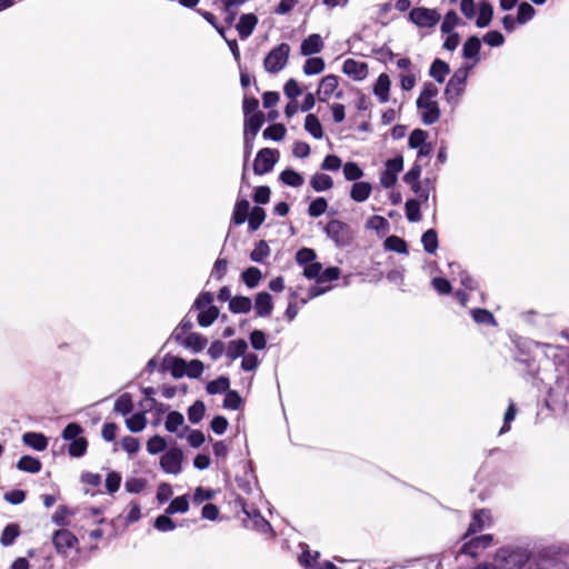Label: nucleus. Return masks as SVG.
<instances>
[{
    "label": "nucleus",
    "instance_id": "nucleus-17",
    "mask_svg": "<svg viewBox=\"0 0 569 569\" xmlns=\"http://www.w3.org/2000/svg\"><path fill=\"white\" fill-rule=\"evenodd\" d=\"M323 49V41L317 33L310 34L306 38L300 46V52L302 56H311L318 53Z\"/></svg>",
    "mask_w": 569,
    "mask_h": 569
},
{
    "label": "nucleus",
    "instance_id": "nucleus-43",
    "mask_svg": "<svg viewBox=\"0 0 569 569\" xmlns=\"http://www.w3.org/2000/svg\"><path fill=\"white\" fill-rule=\"evenodd\" d=\"M184 422V417L179 411H171L168 413L164 427L169 432H178V428Z\"/></svg>",
    "mask_w": 569,
    "mask_h": 569
},
{
    "label": "nucleus",
    "instance_id": "nucleus-63",
    "mask_svg": "<svg viewBox=\"0 0 569 569\" xmlns=\"http://www.w3.org/2000/svg\"><path fill=\"white\" fill-rule=\"evenodd\" d=\"M121 483V476L119 472L110 471L106 478V489L108 493H114L118 491Z\"/></svg>",
    "mask_w": 569,
    "mask_h": 569
},
{
    "label": "nucleus",
    "instance_id": "nucleus-58",
    "mask_svg": "<svg viewBox=\"0 0 569 569\" xmlns=\"http://www.w3.org/2000/svg\"><path fill=\"white\" fill-rule=\"evenodd\" d=\"M427 137V131L422 129H415L409 136V147L412 149H418L419 147L426 143Z\"/></svg>",
    "mask_w": 569,
    "mask_h": 569
},
{
    "label": "nucleus",
    "instance_id": "nucleus-2",
    "mask_svg": "<svg viewBox=\"0 0 569 569\" xmlns=\"http://www.w3.org/2000/svg\"><path fill=\"white\" fill-rule=\"evenodd\" d=\"M497 569H538L525 549L502 548L496 555Z\"/></svg>",
    "mask_w": 569,
    "mask_h": 569
},
{
    "label": "nucleus",
    "instance_id": "nucleus-21",
    "mask_svg": "<svg viewBox=\"0 0 569 569\" xmlns=\"http://www.w3.org/2000/svg\"><path fill=\"white\" fill-rule=\"evenodd\" d=\"M371 191L372 187L369 182H355L350 190V197L357 202H363L370 197Z\"/></svg>",
    "mask_w": 569,
    "mask_h": 569
},
{
    "label": "nucleus",
    "instance_id": "nucleus-9",
    "mask_svg": "<svg viewBox=\"0 0 569 569\" xmlns=\"http://www.w3.org/2000/svg\"><path fill=\"white\" fill-rule=\"evenodd\" d=\"M403 168V159L401 156L387 160L386 170L382 172L380 182L385 188H391L397 182V174Z\"/></svg>",
    "mask_w": 569,
    "mask_h": 569
},
{
    "label": "nucleus",
    "instance_id": "nucleus-37",
    "mask_svg": "<svg viewBox=\"0 0 569 569\" xmlns=\"http://www.w3.org/2000/svg\"><path fill=\"white\" fill-rule=\"evenodd\" d=\"M229 387H230V381L227 377H219L217 378L216 380H212L210 381L207 387H206V390L209 395H217V393H221V392H227L229 390Z\"/></svg>",
    "mask_w": 569,
    "mask_h": 569
},
{
    "label": "nucleus",
    "instance_id": "nucleus-46",
    "mask_svg": "<svg viewBox=\"0 0 569 569\" xmlns=\"http://www.w3.org/2000/svg\"><path fill=\"white\" fill-rule=\"evenodd\" d=\"M286 128L283 124L281 123H276V124H271L269 126L268 128H266L263 130V138L264 139H271V140H274V141H280L284 138L286 136Z\"/></svg>",
    "mask_w": 569,
    "mask_h": 569
},
{
    "label": "nucleus",
    "instance_id": "nucleus-22",
    "mask_svg": "<svg viewBox=\"0 0 569 569\" xmlns=\"http://www.w3.org/2000/svg\"><path fill=\"white\" fill-rule=\"evenodd\" d=\"M22 441L24 445L38 450L42 451L48 447V439L44 435L38 432H26L22 436Z\"/></svg>",
    "mask_w": 569,
    "mask_h": 569
},
{
    "label": "nucleus",
    "instance_id": "nucleus-49",
    "mask_svg": "<svg viewBox=\"0 0 569 569\" xmlns=\"http://www.w3.org/2000/svg\"><path fill=\"white\" fill-rule=\"evenodd\" d=\"M471 316H472V319L477 323L490 325V326H496L497 325L493 315L490 311L486 310V309H479V308L473 309L471 311Z\"/></svg>",
    "mask_w": 569,
    "mask_h": 569
},
{
    "label": "nucleus",
    "instance_id": "nucleus-60",
    "mask_svg": "<svg viewBox=\"0 0 569 569\" xmlns=\"http://www.w3.org/2000/svg\"><path fill=\"white\" fill-rule=\"evenodd\" d=\"M317 254L316 251L311 248H302L298 250L296 254V260L299 264L306 267L307 264L315 261Z\"/></svg>",
    "mask_w": 569,
    "mask_h": 569
},
{
    "label": "nucleus",
    "instance_id": "nucleus-5",
    "mask_svg": "<svg viewBox=\"0 0 569 569\" xmlns=\"http://www.w3.org/2000/svg\"><path fill=\"white\" fill-rule=\"evenodd\" d=\"M469 68H459L449 79L445 89V98L451 104H457L459 97L465 91Z\"/></svg>",
    "mask_w": 569,
    "mask_h": 569
},
{
    "label": "nucleus",
    "instance_id": "nucleus-52",
    "mask_svg": "<svg viewBox=\"0 0 569 569\" xmlns=\"http://www.w3.org/2000/svg\"><path fill=\"white\" fill-rule=\"evenodd\" d=\"M536 10L528 2H522L518 7L517 22L519 24H525L530 21L535 17Z\"/></svg>",
    "mask_w": 569,
    "mask_h": 569
},
{
    "label": "nucleus",
    "instance_id": "nucleus-26",
    "mask_svg": "<svg viewBox=\"0 0 569 569\" xmlns=\"http://www.w3.org/2000/svg\"><path fill=\"white\" fill-rule=\"evenodd\" d=\"M250 203L247 199L238 200L234 204L232 221L234 224H242L248 218Z\"/></svg>",
    "mask_w": 569,
    "mask_h": 569
},
{
    "label": "nucleus",
    "instance_id": "nucleus-10",
    "mask_svg": "<svg viewBox=\"0 0 569 569\" xmlns=\"http://www.w3.org/2000/svg\"><path fill=\"white\" fill-rule=\"evenodd\" d=\"M493 541L492 535H481L478 537H473L467 542H465L461 547V553L468 555L470 557H477L480 550H485L491 546Z\"/></svg>",
    "mask_w": 569,
    "mask_h": 569
},
{
    "label": "nucleus",
    "instance_id": "nucleus-6",
    "mask_svg": "<svg viewBox=\"0 0 569 569\" xmlns=\"http://www.w3.org/2000/svg\"><path fill=\"white\" fill-rule=\"evenodd\" d=\"M279 159V151L270 148H262L257 153L253 162V172L256 174H264L270 172Z\"/></svg>",
    "mask_w": 569,
    "mask_h": 569
},
{
    "label": "nucleus",
    "instance_id": "nucleus-48",
    "mask_svg": "<svg viewBox=\"0 0 569 569\" xmlns=\"http://www.w3.org/2000/svg\"><path fill=\"white\" fill-rule=\"evenodd\" d=\"M206 412V406L201 400L194 401L188 409V419L192 423H198L202 420Z\"/></svg>",
    "mask_w": 569,
    "mask_h": 569
},
{
    "label": "nucleus",
    "instance_id": "nucleus-19",
    "mask_svg": "<svg viewBox=\"0 0 569 569\" xmlns=\"http://www.w3.org/2000/svg\"><path fill=\"white\" fill-rule=\"evenodd\" d=\"M163 366L170 370L173 378H181L186 375L187 362L181 358L166 357Z\"/></svg>",
    "mask_w": 569,
    "mask_h": 569
},
{
    "label": "nucleus",
    "instance_id": "nucleus-14",
    "mask_svg": "<svg viewBox=\"0 0 569 569\" xmlns=\"http://www.w3.org/2000/svg\"><path fill=\"white\" fill-rule=\"evenodd\" d=\"M338 87V77L328 74L323 77L317 90L318 99L322 102L327 101L336 91Z\"/></svg>",
    "mask_w": 569,
    "mask_h": 569
},
{
    "label": "nucleus",
    "instance_id": "nucleus-64",
    "mask_svg": "<svg viewBox=\"0 0 569 569\" xmlns=\"http://www.w3.org/2000/svg\"><path fill=\"white\" fill-rule=\"evenodd\" d=\"M82 431V428L78 423L71 422L63 429L62 438L67 441H72L80 438L79 436Z\"/></svg>",
    "mask_w": 569,
    "mask_h": 569
},
{
    "label": "nucleus",
    "instance_id": "nucleus-54",
    "mask_svg": "<svg viewBox=\"0 0 569 569\" xmlns=\"http://www.w3.org/2000/svg\"><path fill=\"white\" fill-rule=\"evenodd\" d=\"M167 448V441L161 436H153L147 442V450L150 455H157L164 451Z\"/></svg>",
    "mask_w": 569,
    "mask_h": 569
},
{
    "label": "nucleus",
    "instance_id": "nucleus-57",
    "mask_svg": "<svg viewBox=\"0 0 569 569\" xmlns=\"http://www.w3.org/2000/svg\"><path fill=\"white\" fill-rule=\"evenodd\" d=\"M242 399L240 395L234 390H228L223 400V407L226 409L237 410L240 408Z\"/></svg>",
    "mask_w": 569,
    "mask_h": 569
},
{
    "label": "nucleus",
    "instance_id": "nucleus-32",
    "mask_svg": "<svg viewBox=\"0 0 569 569\" xmlns=\"http://www.w3.org/2000/svg\"><path fill=\"white\" fill-rule=\"evenodd\" d=\"M279 178L284 184L295 187V188L301 187L305 182L303 177L299 172H297L292 169L283 170L280 173Z\"/></svg>",
    "mask_w": 569,
    "mask_h": 569
},
{
    "label": "nucleus",
    "instance_id": "nucleus-51",
    "mask_svg": "<svg viewBox=\"0 0 569 569\" xmlns=\"http://www.w3.org/2000/svg\"><path fill=\"white\" fill-rule=\"evenodd\" d=\"M328 202L323 197H319L310 202L308 207V214L312 218H318L326 212Z\"/></svg>",
    "mask_w": 569,
    "mask_h": 569
},
{
    "label": "nucleus",
    "instance_id": "nucleus-34",
    "mask_svg": "<svg viewBox=\"0 0 569 569\" xmlns=\"http://www.w3.org/2000/svg\"><path fill=\"white\" fill-rule=\"evenodd\" d=\"M247 349H248V343L246 340H243V339L232 340L228 345L227 356L233 360V359H237L238 357H241V356L243 357L246 355Z\"/></svg>",
    "mask_w": 569,
    "mask_h": 569
},
{
    "label": "nucleus",
    "instance_id": "nucleus-11",
    "mask_svg": "<svg viewBox=\"0 0 569 569\" xmlns=\"http://www.w3.org/2000/svg\"><path fill=\"white\" fill-rule=\"evenodd\" d=\"M52 543L58 553H66L78 545V538L67 529L57 530L52 537Z\"/></svg>",
    "mask_w": 569,
    "mask_h": 569
},
{
    "label": "nucleus",
    "instance_id": "nucleus-7",
    "mask_svg": "<svg viewBox=\"0 0 569 569\" xmlns=\"http://www.w3.org/2000/svg\"><path fill=\"white\" fill-rule=\"evenodd\" d=\"M183 452L178 447H171L160 458V467L166 473L179 475L182 471Z\"/></svg>",
    "mask_w": 569,
    "mask_h": 569
},
{
    "label": "nucleus",
    "instance_id": "nucleus-18",
    "mask_svg": "<svg viewBox=\"0 0 569 569\" xmlns=\"http://www.w3.org/2000/svg\"><path fill=\"white\" fill-rule=\"evenodd\" d=\"M258 19L254 14H243L237 24V30L241 39L248 38L254 30Z\"/></svg>",
    "mask_w": 569,
    "mask_h": 569
},
{
    "label": "nucleus",
    "instance_id": "nucleus-61",
    "mask_svg": "<svg viewBox=\"0 0 569 569\" xmlns=\"http://www.w3.org/2000/svg\"><path fill=\"white\" fill-rule=\"evenodd\" d=\"M459 18L455 11H449L445 16V19L441 23V32L442 33H453L452 30L458 24Z\"/></svg>",
    "mask_w": 569,
    "mask_h": 569
},
{
    "label": "nucleus",
    "instance_id": "nucleus-29",
    "mask_svg": "<svg viewBox=\"0 0 569 569\" xmlns=\"http://www.w3.org/2000/svg\"><path fill=\"white\" fill-rule=\"evenodd\" d=\"M42 463L39 459L31 456H22L17 462V468L21 471L37 473L41 470Z\"/></svg>",
    "mask_w": 569,
    "mask_h": 569
},
{
    "label": "nucleus",
    "instance_id": "nucleus-33",
    "mask_svg": "<svg viewBox=\"0 0 569 569\" xmlns=\"http://www.w3.org/2000/svg\"><path fill=\"white\" fill-rule=\"evenodd\" d=\"M219 317V309L214 306H209L207 309H201L198 315V323L201 327L211 326Z\"/></svg>",
    "mask_w": 569,
    "mask_h": 569
},
{
    "label": "nucleus",
    "instance_id": "nucleus-47",
    "mask_svg": "<svg viewBox=\"0 0 569 569\" xmlns=\"http://www.w3.org/2000/svg\"><path fill=\"white\" fill-rule=\"evenodd\" d=\"M266 219V211L261 207H253L249 213V228L252 231L259 229Z\"/></svg>",
    "mask_w": 569,
    "mask_h": 569
},
{
    "label": "nucleus",
    "instance_id": "nucleus-1",
    "mask_svg": "<svg viewBox=\"0 0 569 569\" xmlns=\"http://www.w3.org/2000/svg\"><path fill=\"white\" fill-rule=\"evenodd\" d=\"M438 92L436 84L427 82L417 99V108L421 111L422 122L427 126L433 124L440 118V109L435 100Z\"/></svg>",
    "mask_w": 569,
    "mask_h": 569
},
{
    "label": "nucleus",
    "instance_id": "nucleus-28",
    "mask_svg": "<svg viewBox=\"0 0 569 569\" xmlns=\"http://www.w3.org/2000/svg\"><path fill=\"white\" fill-rule=\"evenodd\" d=\"M449 71L450 69L447 62L442 61L441 59H436L430 67L429 74L437 82L442 83Z\"/></svg>",
    "mask_w": 569,
    "mask_h": 569
},
{
    "label": "nucleus",
    "instance_id": "nucleus-8",
    "mask_svg": "<svg viewBox=\"0 0 569 569\" xmlns=\"http://www.w3.org/2000/svg\"><path fill=\"white\" fill-rule=\"evenodd\" d=\"M409 18L420 28H432L439 22L440 14L435 9L415 8L410 11Z\"/></svg>",
    "mask_w": 569,
    "mask_h": 569
},
{
    "label": "nucleus",
    "instance_id": "nucleus-53",
    "mask_svg": "<svg viewBox=\"0 0 569 569\" xmlns=\"http://www.w3.org/2000/svg\"><path fill=\"white\" fill-rule=\"evenodd\" d=\"M406 217L411 222H417L421 220L419 200L410 199L406 202Z\"/></svg>",
    "mask_w": 569,
    "mask_h": 569
},
{
    "label": "nucleus",
    "instance_id": "nucleus-40",
    "mask_svg": "<svg viewBox=\"0 0 569 569\" xmlns=\"http://www.w3.org/2000/svg\"><path fill=\"white\" fill-rule=\"evenodd\" d=\"M421 173V167L419 164H415L405 176L403 181L407 184H410L415 192H419L421 189V183L419 182V177Z\"/></svg>",
    "mask_w": 569,
    "mask_h": 569
},
{
    "label": "nucleus",
    "instance_id": "nucleus-44",
    "mask_svg": "<svg viewBox=\"0 0 569 569\" xmlns=\"http://www.w3.org/2000/svg\"><path fill=\"white\" fill-rule=\"evenodd\" d=\"M133 408L132 398L129 393L121 395L114 402L113 410L123 416L131 412Z\"/></svg>",
    "mask_w": 569,
    "mask_h": 569
},
{
    "label": "nucleus",
    "instance_id": "nucleus-24",
    "mask_svg": "<svg viewBox=\"0 0 569 569\" xmlns=\"http://www.w3.org/2000/svg\"><path fill=\"white\" fill-rule=\"evenodd\" d=\"M481 49V42L478 37L472 36L467 39L462 47V56L465 59H475L478 61V54Z\"/></svg>",
    "mask_w": 569,
    "mask_h": 569
},
{
    "label": "nucleus",
    "instance_id": "nucleus-42",
    "mask_svg": "<svg viewBox=\"0 0 569 569\" xmlns=\"http://www.w3.org/2000/svg\"><path fill=\"white\" fill-rule=\"evenodd\" d=\"M421 242L423 244V249L428 253H435L436 250L438 249V236L436 230H427L421 237Z\"/></svg>",
    "mask_w": 569,
    "mask_h": 569
},
{
    "label": "nucleus",
    "instance_id": "nucleus-36",
    "mask_svg": "<svg viewBox=\"0 0 569 569\" xmlns=\"http://www.w3.org/2000/svg\"><path fill=\"white\" fill-rule=\"evenodd\" d=\"M385 249L398 253H408V247L403 239L397 236H389L383 242Z\"/></svg>",
    "mask_w": 569,
    "mask_h": 569
},
{
    "label": "nucleus",
    "instance_id": "nucleus-27",
    "mask_svg": "<svg viewBox=\"0 0 569 569\" xmlns=\"http://www.w3.org/2000/svg\"><path fill=\"white\" fill-rule=\"evenodd\" d=\"M252 308L250 298L236 296L229 302V310L233 313H248Z\"/></svg>",
    "mask_w": 569,
    "mask_h": 569
},
{
    "label": "nucleus",
    "instance_id": "nucleus-4",
    "mask_svg": "<svg viewBox=\"0 0 569 569\" xmlns=\"http://www.w3.org/2000/svg\"><path fill=\"white\" fill-rule=\"evenodd\" d=\"M290 46L288 43H280L274 47L264 58L263 68L268 73H279L288 63L290 56Z\"/></svg>",
    "mask_w": 569,
    "mask_h": 569
},
{
    "label": "nucleus",
    "instance_id": "nucleus-55",
    "mask_svg": "<svg viewBox=\"0 0 569 569\" xmlns=\"http://www.w3.org/2000/svg\"><path fill=\"white\" fill-rule=\"evenodd\" d=\"M270 253V249L268 243L264 240H260L254 249L250 253V258L254 262H261L266 259Z\"/></svg>",
    "mask_w": 569,
    "mask_h": 569
},
{
    "label": "nucleus",
    "instance_id": "nucleus-12",
    "mask_svg": "<svg viewBox=\"0 0 569 569\" xmlns=\"http://www.w3.org/2000/svg\"><path fill=\"white\" fill-rule=\"evenodd\" d=\"M490 525H491L490 511L487 509H479L473 512L472 520H471L463 538L466 539L467 537L483 530L486 527H489Z\"/></svg>",
    "mask_w": 569,
    "mask_h": 569
},
{
    "label": "nucleus",
    "instance_id": "nucleus-45",
    "mask_svg": "<svg viewBox=\"0 0 569 569\" xmlns=\"http://www.w3.org/2000/svg\"><path fill=\"white\" fill-rule=\"evenodd\" d=\"M87 448H88L87 439L83 437H80L70 442L68 452L71 457L80 458L87 452Z\"/></svg>",
    "mask_w": 569,
    "mask_h": 569
},
{
    "label": "nucleus",
    "instance_id": "nucleus-62",
    "mask_svg": "<svg viewBox=\"0 0 569 569\" xmlns=\"http://www.w3.org/2000/svg\"><path fill=\"white\" fill-rule=\"evenodd\" d=\"M147 486V480L143 478H129L127 479L124 487L126 490L130 493H139Z\"/></svg>",
    "mask_w": 569,
    "mask_h": 569
},
{
    "label": "nucleus",
    "instance_id": "nucleus-39",
    "mask_svg": "<svg viewBox=\"0 0 569 569\" xmlns=\"http://www.w3.org/2000/svg\"><path fill=\"white\" fill-rule=\"evenodd\" d=\"M126 425L131 432H140L147 426V418L143 412H138L128 418Z\"/></svg>",
    "mask_w": 569,
    "mask_h": 569
},
{
    "label": "nucleus",
    "instance_id": "nucleus-20",
    "mask_svg": "<svg viewBox=\"0 0 569 569\" xmlns=\"http://www.w3.org/2000/svg\"><path fill=\"white\" fill-rule=\"evenodd\" d=\"M390 83L389 76L386 73H381L375 83L373 92L381 103L389 100Z\"/></svg>",
    "mask_w": 569,
    "mask_h": 569
},
{
    "label": "nucleus",
    "instance_id": "nucleus-38",
    "mask_svg": "<svg viewBox=\"0 0 569 569\" xmlns=\"http://www.w3.org/2000/svg\"><path fill=\"white\" fill-rule=\"evenodd\" d=\"M492 16H493L492 6L488 2L481 3V6L479 8V16L476 21L477 27L485 28V27L489 26V23L492 20Z\"/></svg>",
    "mask_w": 569,
    "mask_h": 569
},
{
    "label": "nucleus",
    "instance_id": "nucleus-13",
    "mask_svg": "<svg viewBox=\"0 0 569 569\" xmlns=\"http://www.w3.org/2000/svg\"><path fill=\"white\" fill-rule=\"evenodd\" d=\"M342 71L353 80L360 81L368 76V66L366 62L347 59L343 62Z\"/></svg>",
    "mask_w": 569,
    "mask_h": 569
},
{
    "label": "nucleus",
    "instance_id": "nucleus-31",
    "mask_svg": "<svg viewBox=\"0 0 569 569\" xmlns=\"http://www.w3.org/2000/svg\"><path fill=\"white\" fill-rule=\"evenodd\" d=\"M305 129L316 139H321L323 136L322 126L318 117L313 113H309L306 117Z\"/></svg>",
    "mask_w": 569,
    "mask_h": 569
},
{
    "label": "nucleus",
    "instance_id": "nucleus-41",
    "mask_svg": "<svg viewBox=\"0 0 569 569\" xmlns=\"http://www.w3.org/2000/svg\"><path fill=\"white\" fill-rule=\"evenodd\" d=\"M189 509V501L187 496H180L174 498L166 509L167 515L184 513Z\"/></svg>",
    "mask_w": 569,
    "mask_h": 569
},
{
    "label": "nucleus",
    "instance_id": "nucleus-30",
    "mask_svg": "<svg viewBox=\"0 0 569 569\" xmlns=\"http://www.w3.org/2000/svg\"><path fill=\"white\" fill-rule=\"evenodd\" d=\"M20 536V527L17 523H9L4 527L1 537L0 543L3 547H9L13 545L14 540Z\"/></svg>",
    "mask_w": 569,
    "mask_h": 569
},
{
    "label": "nucleus",
    "instance_id": "nucleus-16",
    "mask_svg": "<svg viewBox=\"0 0 569 569\" xmlns=\"http://www.w3.org/2000/svg\"><path fill=\"white\" fill-rule=\"evenodd\" d=\"M264 122V114L262 112H254L250 117L244 118L243 136L257 137L259 130Z\"/></svg>",
    "mask_w": 569,
    "mask_h": 569
},
{
    "label": "nucleus",
    "instance_id": "nucleus-56",
    "mask_svg": "<svg viewBox=\"0 0 569 569\" xmlns=\"http://www.w3.org/2000/svg\"><path fill=\"white\" fill-rule=\"evenodd\" d=\"M343 176L348 181H356L363 176V171L356 162H347L343 166Z\"/></svg>",
    "mask_w": 569,
    "mask_h": 569
},
{
    "label": "nucleus",
    "instance_id": "nucleus-15",
    "mask_svg": "<svg viewBox=\"0 0 569 569\" xmlns=\"http://www.w3.org/2000/svg\"><path fill=\"white\" fill-rule=\"evenodd\" d=\"M254 310L258 317H268L273 310L272 297L270 293L262 291L256 296Z\"/></svg>",
    "mask_w": 569,
    "mask_h": 569
},
{
    "label": "nucleus",
    "instance_id": "nucleus-35",
    "mask_svg": "<svg viewBox=\"0 0 569 569\" xmlns=\"http://www.w3.org/2000/svg\"><path fill=\"white\" fill-rule=\"evenodd\" d=\"M325 67H326V64H325V61L322 58H319V57L309 58V59H307V61L303 64V73L306 76L318 74L325 70Z\"/></svg>",
    "mask_w": 569,
    "mask_h": 569
},
{
    "label": "nucleus",
    "instance_id": "nucleus-59",
    "mask_svg": "<svg viewBox=\"0 0 569 569\" xmlns=\"http://www.w3.org/2000/svg\"><path fill=\"white\" fill-rule=\"evenodd\" d=\"M154 528L161 532H168L176 529V523L169 517V515L164 513L157 517L154 521Z\"/></svg>",
    "mask_w": 569,
    "mask_h": 569
},
{
    "label": "nucleus",
    "instance_id": "nucleus-50",
    "mask_svg": "<svg viewBox=\"0 0 569 569\" xmlns=\"http://www.w3.org/2000/svg\"><path fill=\"white\" fill-rule=\"evenodd\" d=\"M241 278L249 288H254L261 279V271L256 267H249L242 272Z\"/></svg>",
    "mask_w": 569,
    "mask_h": 569
},
{
    "label": "nucleus",
    "instance_id": "nucleus-3",
    "mask_svg": "<svg viewBox=\"0 0 569 569\" xmlns=\"http://www.w3.org/2000/svg\"><path fill=\"white\" fill-rule=\"evenodd\" d=\"M323 231L338 248H345L349 246L353 239L351 227L338 219L329 220L325 226Z\"/></svg>",
    "mask_w": 569,
    "mask_h": 569
},
{
    "label": "nucleus",
    "instance_id": "nucleus-23",
    "mask_svg": "<svg viewBox=\"0 0 569 569\" xmlns=\"http://www.w3.org/2000/svg\"><path fill=\"white\" fill-rule=\"evenodd\" d=\"M310 186L315 191L323 192L333 187V180L329 174L318 172L311 177Z\"/></svg>",
    "mask_w": 569,
    "mask_h": 569
},
{
    "label": "nucleus",
    "instance_id": "nucleus-25",
    "mask_svg": "<svg viewBox=\"0 0 569 569\" xmlns=\"http://www.w3.org/2000/svg\"><path fill=\"white\" fill-rule=\"evenodd\" d=\"M207 338L197 332L189 333L183 340H181V343L184 347L191 349L194 352H200L203 350L207 346Z\"/></svg>",
    "mask_w": 569,
    "mask_h": 569
}]
</instances>
